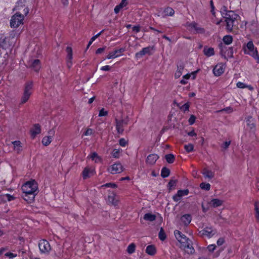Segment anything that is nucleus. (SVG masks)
Instances as JSON below:
<instances>
[{
	"label": "nucleus",
	"mask_w": 259,
	"mask_h": 259,
	"mask_svg": "<svg viewBox=\"0 0 259 259\" xmlns=\"http://www.w3.org/2000/svg\"><path fill=\"white\" fill-rule=\"evenodd\" d=\"M136 245L134 243H131L127 248V251L129 254H132L135 251Z\"/></svg>",
	"instance_id": "41"
},
{
	"label": "nucleus",
	"mask_w": 259,
	"mask_h": 259,
	"mask_svg": "<svg viewBox=\"0 0 259 259\" xmlns=\"http://www.w3.org/2000/svg\"><path fill=\"white\" fill-rule=\"evenodd\" d=\"M158 236L159 239L162 241H163L165 239L166 235L162 228L160 229L158 234Z\"/></svg>",
	"instance_id": "45"
},
{
	"label": "nucleus",
	"mask_w": 259,
	"mask_h": 259,
	"mask_svg": "<svg viewBox=\"0 0 259 259\" xmlns=\"http://www.w3.org/2000/svg\"><path fill=\"white\" fill-rule=\"evenodd\" d=\"M94 134V131L91 128H88L85 132L84 135L85 136H91Z\"/></svg>",
	"instance_id": "50"
},
{
	"label": "nucleus",
	"mask_w": 259,
	"mask_h": 259,
	"mask_svg": "<svg viewBox=\"0 0 259 259\" xmlns=\"http://www.w3.org/2000/svg\"><path fill=\"white\" fill-rule=\"evenodd\" d=\"M123 170V166L120 162H116L110 165L107 169V171L111 174H119Z\"/></svg>",
	"instance_id": "9"
},
{
	"label": "nucleus",
	"mask_w": 259,
	"mask_h": 259,
	"mask_svg": "<svg viewBox=\"0 0 259 259\" xmlns=\"http://www.w3.org/2000/svg\"><path fill=\"white\" fill-rule=\"evenodd\" d=\"M238 17V15L232 11H228L226 13L225 18L226 22V28L228 31H231L232 30L233 27Z\"/></svg>",
	"instance_id": "3"
},
{
	"label": "nucleus",
	"mask_w": 259,
	"mask_h": 259,
	"mask_svg": "<svg viewBox=\"0 0 259 259\" xmlns=\"http://www.w3.org/2000/svg\"><path fill=\"white\" fill-rule=\"evenodd\" d=\"M144 220L147 221L153 222L156 219V215L151 213H147L143 217Z\"/></svg>",
	"instance_id": "32"
},
{
	"label": "nucleus",
	"mask_w": 259,
	"mask_h": 259,
	"mask_svg": "<svg viewBox=\"0 0 259 259\" xmlns=\"http://www.w3.org/2000/svg\"><path fill=\"white\" fill-rule=\"evenodd\" d=\"M108 113L107 111L105 110L104 108H102L99 111V116H105L108 115Z\"/></svg>",
	"instance_id": "48"
},
{
	"label": "nucleus",
	"mask_w": 259,
	"mask_h": 259,
	"mask_svg": "<svg viewBox=\"0 0 259 259\" xmlns=\"http://www.w3.org/2000/svg\"><path fill=\"white\" fill-rule=\"evenodd\" d=\"M55 128H52L48 132V135L44 137L42 140V143L44 146L49 145L52 141L53 138L55 136Z\"/></svg>",
	"instance_id": "11"
},
{
	"label": "nucleus",
	"mask_w": 259,
	"mask_h": 259,
	"mask_svg": "<svg viewBox=\"0 0 259 259\" xmlns=\"http://www.w3.org/2000/svg\"><path fill=\"white\" fill-rule=\"evenodd\" d=\"M170 174V170L166 167H163L161 169V176L163 178L167 177Z\"/></svg>",
	"instance_id": "38"
},
{
	"label": "nucleus",
	"mask_w": 259,
	"mask_h": 259,
	"mask_svg": "<svg viewBox=\"0 0 259 259\" xmlns=\"http://www.w3.org/2000/svg\"><path fill=\"white\" fill-rule=\"evenodd\" d=\"M225 71L224 65L220 63L215 65L213 69V72L215 76H219L222 74Z\"/></svg>",
	"instance_id": "18"
},
{
	"label": "nucleus",
	"mask_w": 259,
	"mask_h": 259,
	"mask_svg": "<svg viewBox=\"0 0 259 259\" xmlns=\"http://www.w3.org/2000/svg\"><path fill=\"white\" fill-rule=\"evenodd\" d=\"M146 252L150 255H153L156 253V248L154 245H151L147 246Z\"/></svg>",
	"instance_id": "33"
},
{
	"label": "nucleus",
	"mask_w": 259,
	"mask_h": 259,
	"mask_svg": "<svg viewBox=\"0 0 259 259\" xmlns=\"http://www.w3.org/2000/svg\"><path fill=\"white\" fill-rule=\"evenodd\" d=\"M5 255L10 258L15 257L17 256V254H14L11 252H7L5 254Z\"/></svg>",
	"instance_id": "58"
},
{
	"label": "nucleus",
	"mask_w": 259,
	"mask_h": 259,
	"mask_svg": "<svg viewBox=\"0 0 259 259\" xmlns=\"http://www.w3.org/2000/svg\"><path fill=\"white\" fill-rule=\"evenodd\" d=\"M67 53L66 64L68 68H70L72 65V50L71 47H67L66 49Z\"/></svg>",
	"instance_id": "17"
},
{
	"label": "nucleus",
	"mask_w": 259,
	"mask_h": 259,
	"mask_svg": "<svg viewBox=\"0 0 259 259\" xmlns=\"http://www.w3.org/2000/svg\"><path fill=\"white\" fill-rule=\"evenodd\" d=\"M179 242L180 243V248L184 249L187 253L193 254L195 252L191 240L187 237L179 240Z\"/></svg>",
	"instance_id": "4"
},
{
	"label": "nucleus",
	"mask_w": 259,
	"mask_h": 259,
	"mask_svg": "<svg viewBox=\"0 0 259 259\" xmlns=\"http://www.w3.org/2000/svg\"><path fill=\"white\" fill-rule=\"evenodd\" d=\"M108 201L111 202L114 205H116L117 203V201L115 200L114 195L109 196Z\"/></svg>",
	"instance_id": "47"
},
{
	"label": "nucleus",
	"mask_w": 259,
	"mask_h": 259,
	"mask_svg": "<svg viewBox=\"0 0 259 259\" xmlns=\"http://www.w3.org/2000/svg\"><path fill=\"white\" fill-rule=\"evenodd\" d=\"M33 84L32 81H28L24 87L23 93L21 98V104L26 103L33 93Z\"/></svg>",
	"instance_id": "2"
},
{
	"label": "nucleus",
	"mask_w": 259,
	"mask_h": 259,
	"mask_svg": "<svg viewBox=\"0 0 259 259\" xmlns=\"http://www.w3.org/2000/svg\"><path fill=\"white\" fill-rule=\"evenodd\" d=\"M236 86L238 88H240V89H244V88H248L249 89V90H252V87H251L250 85H248L242 82H238L236 84Z\"/></svg>",
	"instance_id": "40"
},
{
	"label": "nucleus",
	"mask_w": 259,
	"mask_h": 259,
	"mask_svg": "<svg viewBox=\"0 0 259 259\" xmlns=\"http://www.w3.org/2000/svg\"><path fill=\"white\" fill-rule=\"evenodd\" d=\"M203 53L207 57H210L214 55V52L212 48L205 47L203 49Z\"/></svg>",
	"instance_id": "30"
},
{
	"label": "nucleus",
	"mask_w": 259,
	"mask_h": 259,
	"mask_svg": "<svg viewBox=\"0 0 259 259\" xmlns=\"http://www.w3.org/2000/svg\"><path fill=\"white\" fill-rule=\"evenodd\" d=\"M29 65L35 71H38L40 68V61L37 59L30 61Z\"/></svg>",
	"instance_id": "24"
},
{
	"label": "nucleus",
	"mask_w": 259,
	"mask_h": 259,
	"mask_svg": "<svg viewBox=\"0 0 259 259\" xmlns=\"http://www.w3.org/2000/svg\"><path fill=\"white\" fill-rule=\"evenodd\" d=\"M102 187H112V188H116L117 187L116 185L114 183H106V184L102 185Z\"/></svg>",
	"instance_id": "52"
},
{
	"label": "nucleus",
	"mask_w": 259,
	"mask_h": 259,
	"mask_svg": "<svg viewBox=\"0 0 259 259\" xmlns=\"http://www.w3.org/2000/svg\"><path fill=\"white\" fill-rule=\"evenodd\" d=\"M254 215L257 222H259V202L256 201L254 204Z\"/></svg>",
	"instance_id": "35"
},
{
	"label": "nucleus",
	"mask_w": 259,
	"mask_h": 259,
	"mask_svg": "<svg viewBox=\"0 0 259 259\" xmlns=\"http://www.w3.org/2000/svg\"><path fill=\"white\" fill-rule=\"evenodd\" d=\"M184 68V66L183 65H180L178 66L177 70L175 74V77L176 78H178L182 75Z\"/></svg>",
	"instance_id": "36"
},
{
	"label": "nucleus",
	"mask_w": 259,
	"mask_h": 259,
	"mask_svg": "<svg viewBox=\"0 0 259 259\" xmlns=\"http://www.w3.org/2000/svg\"><path fill=\"white\" fill-rule=\"evenodd\" d=\"M14 145V150L17 153H20L23 150V145L20 141H15L12 142Z\"/></svg>",
	"instance_id": "25"
},
{
	"label": "nucleus",
	"mask_w": 259,
	"mask_h": 259,
	"mask_svg": "<svg viewBox=\"0 0 259 259\" xmlns=\"http://www.w3.org/2000/svg\"><path fill=\"white\" fill-rule=\"evenodd\" d=\"M217 244L218 246L222 245L224 243V239L223 238H219L217 241Z\"/></svg>",
	"instance_id": "60"
},
{
	"label": "nucleus",
	"mask_w": 259,
	"mask_h": 259,
	"mask_svg": "<svg viewBox=\"0 0 259 259\" xmlns=\"http://www.w3.org/2000/svg\"><path fill=\"white\" fill-rule=\"evenodd\" d=\"M181 220L185 225H188L191 221V217L189 214H185L181 217Z\"/></svg>",
	"instance_id": "29"
},
{
	"label": "nucleus",
	"mask_w": 259,
	"mask_h": 259,
	"mask_svg": "<svg viewBox=\"0 0 259 259\" xmlns=\"http://www.w3.org/2000/svg\"><path fill=\"white\" fill-rule=\"evenodd\" d=\"M223 40L225 45H229L232 42V37L231 35H226L223 37Z\"/></svg>",
	"instance_id": "39"
},
{
	"label": "nucleus",
	"mask_w": 259,
	"mask_h": 259,
	"mask_svg": "<svg viewBox=\"0 0 259 259\" xmlns=\"http://www.w3.org/2000/svg\"><path fill=\"white\" fill-rule=\"evenodd\" d=\"M88 158H91L93 161H94L96 163H100L102 161V159L96 152H93L91 153L88 157Z\"/></svg>",
	"instance_id": "28"
},
{
	"label": "nucleus",
	"mask_w": 259,
	"mask_h": 259,
	"mask_svg": "<svg viewBox=\"0 0 259 259\" xmlns=\"http://www.w3.org/2000/svg\"><path fill=\"white\" fill-rule=\"evenodd\" d=\"M184 148L187 152H191L193 151L194 150V146L192 144H188V145H185Z\"/></svg>",
	"instance_id": "46"
},
{
	"label": "nucleus",
	"mask_w": 259,
	"mask_h": 259,
	"mask_svg": "<svg viewBox=\"0 0 259 259\" xmlns=\"http://www.w3.org/2000/svg\"><path fill=\"white\" fill-rule=\"evenodd\" d=\"M175 14V11L170 7H167L164 9L160 8L157 10L156 15L158 17L164 18L167 16H172Z\"/></svg>",
	"instance_id": "7"
},
{
	"label": "nucleus",
	"mask_w": 259,
	"mask_h": 259,
	"mask_svg": "<svg viewBox=\"0 0 259 259\" xmlns=\"http://www.w3.org/2000/svg\"><path fill=\"white\" fill-rule=\"evenodd\" d=\"M223 201L219 199H212L209 204L213 207L220 206L222 205Z\"/></svg>",
	"instance_id": "31"
},
{
	"label": "nucleus",
	"mask_w": 259,
	"mask_h": 259,
	"mask_svg": "<svg viewBox=\"0 0 259 259\" xmlns=\"http://www.w3.org/2000/svg\"><path fill=\"white\" fill-rule=\"evenodd\" d=\"M201 173L205 179L209 180L212 179L214 176V172L206 168H203Z\"/></svg>",
	"instance_id": "22"
},
{
	"label": "nucleus",
	"mask_w": 259,
	"mask_h": 259,
	"mask_svg": "<svg viewBox=\"0 0 259 259\" xmlns=\"http://www.w3.org/2000/svg\"><path fill=\"white\" fill-rule=\"evenodd\" d=\"M174 234L177 240L178 241L182 239L183 238L186 237L184 234H183L181 232H180L179 230H175L174 232Z\"/></svg>",
	"instance_id": "37"
},
{
	"label": "nucleus",
	"mask_w": 259,
	"mask_h": 259,
	"mask_svg": "<svg viewBox=\"0 0 259 259\" xmlns=\"http://www.w3.org/2000/svg\"><path fill=\"white\" fill-rule=\"evenodd\" d=\"M244 52L245 54L252 56L256 60V62L259 63V56L257 51L256 48L254 47L252 41H249L246 44V47L244 48Z\"/></svg>",
	"instance_id": "5"
},
{
	"label": "nucleus",
	"mask_w": 259,
	"mask_h": 259,
	"mask_svg": "<svg viewBox=\"0 0 259 259\" xmlns=\"http://www.w3.org/2000/svg\"><path fill=\"white\" fill-rule=\"evenodd\" d=\"M189 108V105L188 103H185L181 108V109L184 111L188 110Z\"/></svg>",
	"instance_id": "57"
},
{
	"label": "nucleus",
	"mask_w": 259,
	"mask_h": 259,
	"mask_svg": "<svg viewBox=\"0 0 259 259\" xmlns=\"http://www.w3.org/2000/svg\"><path fill=\"white\" fill-rule=\"evenodd\" d=\"M216 233V230L210 227H205L204 229L199 232V234L201 236H205L208 238L211 237L215 235Z\"/></svg>",
	"instance_id": "13"
},
{
	"label": "nucleus",
	"mask_w": 259,
	"mask_h": 259,
	"mask_svg": "<svg viewBox=\"0 0 259 259\" xmlns=\"http://www.w3.org/2000/svg\"><path fill=\"white\" fill-rule=\"evenodd\" d=\"M125 51L124 48H120L119 49L115 50L113 52H110L107 55L106 59H114L117 57H120L122 55L123 52Z\"/></svg>",
	"instance_id": "16"
},
{
	"label": "nucleus",
	"mask_w": 259,
	"mask_h": 259,
	"mask_svg": "<svg viewBox=\"0 0 259 259\" xmlns=\"http://www.w3.org/2000/svg\"><path fill=\"white\" fill-rule=\"evenodd\" d=\"M95 173L94 168H89L87 167L83 169L82 175L83 179H87L91 176H93Z\"/></svg>",
	"instance_id": "19"
},
{
	"label": "nucleus",
	"mask_w": 259,
	"mask_h": 259,
	"mask_svg": "<svg viewBox=\"0 0 259 259\" xmlns=\"http://www.w3.org/2000/svg\"><path fill=\"white\" fill-rule=\"evenodd\" d=\"M200 187L202 190L209 191L210 189V185L209 183H201L200 184Z\"/></svg>",
	"instance_id": "44"
},
{
	"label": "nucleus",
	"mask_w": 259,
	"mask_h": 259,
	"mask_svg": "<svg viewBox=\"0 0 259 259\" xmlns=\"http://www.w3.org/2000/svg\"><path fill=\"white\" fill-rule=\"evenodd\" d=\"M189 193V191L188 189L180 190L178 191L176 195L173 196V200L176 202H179L181 200L182 197L188 195Z\"/></svg>",
	"instance_id": "15"
},
{
	"label": "nucleus",
	"mask_w": 259,
	"mask_h": 259,
	"mask_svg": "<svg viewBox=\"0 0 259 259\" xmlns=\"http://www.w3.org/2000/svg\"><path fill=\"white\" fill-rule=\"evenodd\" d=\"M231 141H226L221 145V148H223L224 150H226L229 147Z\"/></svg>",
	"instance_id": "49"
},
{
	"label": "nucleus",
	"mask_w": 259,
	"mask_h": 259,
	"mask_svg": "<svg viewBox=\"0 0 259 259\" xmlns=\"http://www.w3.org/2000/svg\"><path fill=\"white\" fill-rule=\"evenodd\" d=\"M158 158L159 156L157 154H151L147 157L146 162L148 164L153 165Z\"/></svg>",
	"instance_id": "20"
},
{
	"label": "nucleus",
	"mask_w": 259,
	"mask_h": 259,
	"mask_svg": "<svg viewBox=\"0 0 259 259\" xmlns=\"http://www.w3.org/2000/svg\"><path fill=\"white\" fill-rule=\"evenodd\" d=\"M166 161L169 163H172L175 159L174 155L172 154H168L165 156Z\"/></svg>",
	"instance_id": "43"
},
{
	"label": "nucleus",
	"mask_w": 259,
	"mask_h": 259,
	"mask_svg": "<svg viewBox=\"0 0 259 259\" xmlns=\"http://www.w3.org/2000/svg\"><path fill=\"white\" fill-rule=\"evenodd\" d=\"M122 8L119 5H117L116 6L115 8H114V12L116 13V14H117L119 12L120 10H121V9H122Z\"/></svg>",
	"instance_id": "61"
},
{
	"label": "nucleus",
	"mask_w": 259,
	"mask_h": 259,
	"mask_svg": "<svg viewBox=\"0 0 259 259\" xmlns=\"http://www.w3.org/2000/svg\"><path fill=\"white\" fill-rule=\"evenodd\" d=\"M111 67L109 65H105L101 68V70L103 71H109Z\"/></svg>",
	"instance_id": "59"
},
{
	"label": "nucleus",
	"mask_w": 259,
	"mask_h": 259,
	"mask_svg": "<svg viewBox=\"0 0 259 259\" xmlns=\"http://www.w3.org/2000/svg\"><path fill=\"white\" fill-rule=\"evenodd\" d=\"M24 16L21 13L17 12L14 15L10 20V26L12 28H17L20 25L23 24Z\"/></svg>",
	"instance_id": "6"
},
{
	"label": "nucleus",
	"mask_w": 259,
	"mask_h": 259,
	"mask_svg": "<svg viewBox=\"0 0 259 259\" xmlns=\"http://www.w3.org/2000/svg\"><path fill=\"white\" fill-rule=\"evenodd\" d=\"M39 250L41 253H48L51 249V247L49 242L45 239L41 240L38 244Z\"/></svg>",
	"instance_id": "10"
},
{
	"label": "nucleus",
	"mask_w": 259,
	"mask_h": 259,
	"mask_svg": "<svg viewBox=\"0 0 259 259\" xmlns=\"http://www.w3.org/2000/svg\"><path fill=\"white\" fill-rule=\"evenodd\" d=\"M19 35L18 31L15 30L12 31L8 36L11 39V44H15L17 39Z\"/></svg>",
	"instance_id": "26"
},
{
	"label": "nucleus",
	"mask_w": 259,
	"mask_h": 259,
	"mask_svg": "<svg viewBox=\"0 0 259 259\" xmlns=\"http://www.w3.org/2000/svg\"><path fill=\"white\" fill-rule=\"evenodd\" d=\"M21 188L23 199L28 203L33 202L38 193L37 182L34 180L27 181L22 186Z\"/></svg>",
	"instance_id": "1"
},
{
	"label": "nucleus",
	"mask_w": 259,
	"mask_h": 259,
	"mask_svg": "<svg viewBox=\"0 0 259 259\" xmlns=\"http://www.w3.org/2000/svg\"><path fill=\"white\" fill-rule=\"evenodd\" d=\"M128 121V120L127 119H122L120 120H116V128L117 132L118 134H122V133L124 131L123 127H124V126L127 124Z\"/></svg>",
	"instance_id": "14"
},
{
	"label": "nucleus",
	"mask_w": 259,
	"mask_h": 259,
	"mask_svg": "<svg viewBox=\"0 0 259 259\" xmlns=\"http://www.w3.org/2000/svg\"><path fill=\"white\" fill-rule=\"evenodd\" d=\"M5 197L9 201H12L14 199V197L10 194H7L5 195Z\"/></svg>",
	"instance_id": "56"
},
{
	"label": "nucleus",
	"mask_w": 259,
	"mask_h": 259,
	"mask_svg": "<svg viewBox=\"0 0 259 259\" xmlns=\"http://www.w3.org/2000/svg\"><path fill=\"white\" fill-rule=\"evenodd\" d=\"M121 151L122 150L120 148L114 149L112 152V155L113 157L118 158Z\"/></svg>",
	"instance_id": "42"
},
{
	"label": "nucleus",
	"mask_w": 259,
	"mask_h": 259,
	"mask_svg": "<svg viewBox=\"0 0 259 259\" xmlns=\"http://www.w3.org/2000/svg\"><path fill=\"white\" fill-rule=\"evenodd\" d=\"M196 117L195 116L192 115L189 119V123L190 125H192L195 121Z\"/></svg>",
	"instance_id": "51"
},
{
	"label": "nucleus",
	"mask_w": 259,
	"mask_h": 259,
	"mask_svg": "<svg viewBox=\"0 0 259 259\" xmlns=\"http://www.w3.org/2000/svg\"><path fill=\"white\" fill-rule=\"evenodd\" d=\"M133 30L135 32H136V33H138L140 31V27L139 26H134L133 27Z\"/></svg>",
	"instance_id": "64"
},
{
	"label": "nucleus",
	"mask_w": 259,
	"mask_h": 259,
	"mask_svg": "<svg viewBox=\"0 0 259 259\" xmlns=\"http://www.w3.org/2000/svg\"><path fill=\"white\" fill-rule=\"evenodd\" d=\"M244 23L246 27L248 28L253 33H256L259 30V25L256 20H252L249 22L246 21L243 22Z\"/></svg>",
	"instance_id": "12"
},
{
	"label": "nucleus",
	"mask_w": 259,
	"mask_h": 259,
	"mask_svg": "<svg viewBox=\"0 0 259 259\" xmlns=\"http://www.w3.org/2000/svg\"><path fill=\"white\" fill-rule=\"evenodd\" d=\"M105 48H99L97 50H96V53L97 54H101L102 53H103L104 50H105Z\"/></svg>",
	"instance_id": "63"
},
{
	"label": "nucleus",
	"mask_w": 259,
	"mask_h": 259,
	"mask_svg": "<svg viewBox=\"0 0 259 259\" xmlns=\"http://www.w3.org/2000/svg\"><path fill=\"white\" fill-rule=\"evenodd\" d=\"M127 4V0H122L121 2L119 5L121 6L122 8H123L124 7L126 6Z\"/></svg>",
	"instance_id": "62"
},
{
	"label": "nucleus",
	"mask_w": 259,
	"mask_h": 259,
	"mask_svg": "<svg viewBox=\"0 0 259 259\" xmlns=\"http://www.w3.org/2000/svg\"><path fill=\"white\" fill-rule=\"evenodd\" d=\"M246 123L247 126L250 130L253 129L255 127L254 122L251 116H249L246 119Z\"/></svg>",
	"instance_id": "34"
},
{
	"label": "nucleus",
	"mask_w": 259,
	"mask_h": 259,
	"mask_svg": "<svg viewBox=\"0 0 259 259\" xmlns=\"http://www.w3.org/2000/svg\"><path fill=\"white\" fill-rule=\"evenodd\" d=\"M215 248V245L214 244H210L207 246V249L210 252H213Z\"/></svg>",
	"instance_id": "55"
},
{
	"label": "nucleus",
	"mask_w": 259,
	"mask_h": 259,
	"mask_svg": "<svg viewBox=\"0 0 259 259\" xmlns=\"http://www.w3.org/2000/svg\"><path fill=\"white\" fill-rule=\"evenodd\" d=\"M152 48L148 47L144 48L142 50L136 54V57L137 58H140L146 54H150V51L152 50Z\"/></svg>",
	"instance_id": "23"
},
{
	"label": "nucleus",
	"mask_w": 259,
	"mask_h": 259,
	"mask_svg": "<svg viewBox=\"0 0 259 259\" xmlns=\"http://www.w3.org/2000/svg\"><path fill=\"white\" fill-rule=\"evenodd\" d=\"M119 144L122 147H125L127 144V141L123 138L119 140Z\"/></svg>",
	"instance_id": "53"
},
{
	"label": "nucleus",
	"mask_w": 259,
	"mask_h": 259,
	"mask_svg": "<svg viewBox=\"0 0 259 259\" xmlns=\"http://www.w3.org/2000/svg\"><path fill=\"white\" fill-rule=\"evenodd\" d=\"M41 132L40 125L39 124H35L30 130L31 135L32 138H34L36 136Z\"/></svg>",
	"instance_id": "21"
},
{
	"label": "nucleus",
	"mask_w": 259,
	"mask_h": 259,
	"mask_svg": "<svg viewBox=\"0 0 259 259\" xmlns=\"http://www.w3.org/2000/svg\"><path fill=\"white\" fill-rule=\"evenodd\" d=\"M176 180H171L169 183H168V187L169 189L172 188V187L175 186L176 184Z\"/></svg>",
	"instance_id": "54"
},
{
	"label": "nucleus",
	"mask_w": 259,
	"mask_h": 259,
	"mask_svg": "<svg viewBox=\"0 0 259 259\" xmlns=\"http://www.w3.org/2000/svg\"><path fill=\"white\" fill-rule=\"evenodd\" d=\"M187 26L189 30L194 33L202 34L205 32L203 28L194 22L187 24Z\"/></svg>",
	"instance_id": "8"
},
{
	"label": "nucleus",
	"mask_w": 259,
	"mask_h": 259,
	"mask_svg": "<svg viewBox=\"0 0 259 259\" xmlns=\"http://www.w3.org/2000/svg\"><path fill=\"white\" fill-rule=\"evenodd\" d=\"M11 39L9 37H5L3 41L1 42L2 47L6 49L12 46H13L15 44H11Z\"/></svg>",
	"instance_id": "27"
}]
</instances>
